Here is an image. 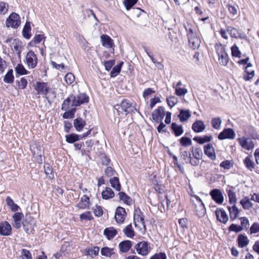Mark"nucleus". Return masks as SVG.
Listing matches in <instances>:
<instances>
[{
  "label": "nucleus",
  "mask_w": 259,
  "mask_h": 259,
  "mask_svg": "<svg viewBox=\"0 0 259 259\" xmlns=\"http://www.w3.org/2000/svg\"><path fill=\"white\" fill-rule=\"evenodd\" d=\"M88 102L89 97L85 93H79L76 96L71 94L64 100L62 104L61 109L66 111L70 107H72L73 108L68 110L74 116L75 113L76 111V107L79 106L80 105Z\"/></svg>",
  "instance_id": "obj_1"
},
{
  "label": "nucleus",
  "mask_w": 259,
  "mask_h": 259,
  "mask_svg": "<svg viewBox=\"0 0 259 259\" xmlns=\"http://www.w3.org/2000/svg\"><path fill=\"white\" fill-rule=\"evenodd\" d=\"M185 28L187 31L189 46L193 50L198 49L201 42L200 37L190 24L185 25Z\"/></svg>",
  "instance_id": "obj_2"
},
{
  "label": "nucleus",
  "mask_w": 259,
  "mask_h": 259,
  "mask_svg": "<svg viewBox=\"0 0 259 259\" xmlns=\"http://www.w3.org/2000/svg\"><path fill=\"white\" fill-rule=\"evenodd\" d=\"M114 108L117 110L119 115L120 113L124 112L125 115L128 113L132 114L137 111L136 108L132 105V103L126 99L123 100L120 104L115 105Z\"/></svg>",
  "instance_id": "obj_3"
},
{
  "label": "nucleus",
  "mask_w": 259,
  "mask_h": 259,
  "mask_svg": "<svg viewBox=\"0 0 259 259\" xmlns=\"http://www.w3.org/2000/svg\"><path fill=\"white\" fill-rule=\"evenodd\" d=\"M215 48L219 56L220 63L224 66L227 65L229 62V57L225 51V47L221 44H216Z\"/></svg>",
  "instance_id": "obj_4"
},
{
  "label": "nucleus",
  "mask_w": 259,
  "mask_h": 259,
  "mask_svg": "<svg viewBox=\"0 0 259 259\" xmlns=\"http://www.w3.org/2000/svg\"><path fill=\"white\" fill-rule=\"evenodd\" d=\"M137 253L142 256H146L150 252L151 247L148 242L142 241L138 242L134 246Z\"/></svg>",
  "instance_id": "obj_5"
},
{
  "label": "nucleus",
  "mask_w": 259,
  "mask_h": 259,
  "mask_svg": "<svg viewBox=\"0 0 259 259\" xmlns=\"http://www.w3.org/2000/svg\"><path fill=\"white\" fill-rule=\"evenodd\" d=\"M6 23L8 27L17 28L21 23L19 15L16 13H12L7 19Z\"/></svg>",
  "instance_id": "obj_6"
},
{
  "label": "nucleus",
  "mask_w": 259,
  "mask_h": 259,
  "mask_svg": "<svg viewBox=\"0 0 259 259\" xmlns=\"http://www.w3.org/2000/svg\"><path fill=\"white\" fill-rule=\"evenodd\" d=\"M35 90L37 92V94L45 95L46 99L48 100L47 96L50 90L47 82L37 81L34 86Z\"/></svg>",
  "instance_id": "obj_7"
},
{
  "label": "nucleus",
  "mask_w": 259,
  "mask_h": 259,
  "mask_svg": "<svg viewBox=\"0 0 259 259\" xmlns=\"http://www.w3.org/2000/svg\"><path fill=\"white\" fill-rule=\"evenodd\" d=\"M134 225L136 227H138L140 225L143 226L144 230H146V225L144 220L143 212L138 208L135 210L134 213Z\"/></svg>",
  "instance_id": "obj_8"
},
{
  "label": "nucleus",
  "mask_w": 259,
  "mask_h": 259,
  "mask_svg": "<svg viewBox=\"0 0 259 259\" xmlns=\"http://www.w3.org/2000/svg\"><path fill=\"white\" fill-rule=\"evenodd\" d=\"M26 63L29 68H34L37 64V57L34 52L29 51L25 56Z\"/></svg>",
  "instance_id": "obj_9"
},
{
  "label": "nucleus",
  "mask_w": 259,
  "mask_h": 259,
  "mask_svg": "<svg viewBox=\"0 0 259 259\" xmlns=\"http://www.w3.org/2000/svg\"><path fill=\"white\" fill-rule=\"evenodd\" d=\"M30 150L36 161L38 163H41L42 161V155L43 154L41 147L39 145L34 144L30 147Z\"/></svg>",
  "instance_id": "obj_10"
},
{
  "label": "nucleus",
  "mask_w": 259,
  "mask_h": 259,
  "mask_svg": "<svg viewBox=\"0 0 259 259\" xmlns=\"http://www.w3.org/2000/svg\"><path fill=\"white\" fill-rule=\"evenodd\" d=\"M22 224L25 232L27 234H30L33 228L35 223L33 219L31 218L30 215L28 217L26 215L25 219L22 222Z\"/></svg>",
  "instance_id": "obj_11"
},
{
  "label": "nucleus",
  "mask_w": 259,
  "mask_h": 259,
  "mask_svg": "<svg viewBox=\"0 0 259 259\" xmlns=\"http://www.w3.org/2000/svg\"><path fill=\"white\" fill-rule=\"evenodd\" d=\"M235 137V134L232 128H225L220 133L218 136V139L220 140L226 139H234Z\"/></svg>",
  "instance_id": "obj_12"
},
{
  "label": "nucleus",
  "mask_w": 259,
  "mask_h": 259,
  "mask_svg": "<svg viewBox=\"0 0 259 259\" xmlns=\"http://www.w3.org/2000/svg\"><path fill=\"white\" fill-rule=\"evenodd\" d=\"M126 213L124 208L118 206L117 207L115 214V220L117 223H123L125 220Z\"/></svg>",
  "instance_id": "obj_13"
},
{
  "label": "nucleus",
  "mask_w": 259,
  "mask_h": 259,
  "mask_svg": "<svg viewBox=\"0 0 259 259\" xmlns=\"http://www.w3.org/2000/svg\"><path fill=\"white\" fill-rule=\"evenodd\" d=\"M252 64L248 62L244 66V79L245 80H249L254 75V70L252 68Z\"/></svg>",
  "instance_id": "obj_14"
},
{
  "label": "nucleus",
  "mask_w": 259,
  "mask_h": 259,
  "mask_svg": "<svg viewBox=\"0 0 259 259\" xmlns=\"http://www.w3.org/2000/svg\"><path fill=\"white\" fill-rule=\"evenodd\" d=\"M212 199L218 204H222L224 201V197L221 191L217 189H213L210 192Z\"/></svg>",
  "instance_id": "obj_15"
},
{
  "label": "nucleus",
  "mask_w": 259,
  "mask_h": 259,
  "mask_svg": "<svg viewBox=\"0 0 259 259\" xmlns=\"http://www.w3.org/2000/svg\"><path fill=\"white\" fill-rule=\"evenodd\" d=\"M12 227L10 224L7 222L0 223V235L3 236H9L11 234Z\"/></svg>",
  "instance_id": "obj_16"
},
{
  "label": "nucleus",
  "mask_w": 259,
  "mask_h": 259,
  "mask_svg": "<svg viewBox=\"0 0 259 259\" xmlns=\"http://www.w3.org/2000/svg\"><path fill=\"white\" fill-rule=\"evenodd\" d=\"M204 153L211 160H214L216 159L215 150L212 144L209 143L204 146Z\"/></svg>",
  "instance_id": "obj_17"
},
{
  "label": "nucleus",
  "mask_w": 259,
  "mask_h": 259,
  "mask_svg": "<svg viewBox=\"0 0 259 259\" xmlns=\"http://www.w3.org/2000/svg\"><path fill=\"white\" fill-rule=\"evenodd\" d=\"M217 219L219 222L225 224L228 221V217L223 209L217 208L215 211Z\"/></svg>",
  "instance_id": "obj_18"
},
{
  "label": "nucleus",
  "mask_w": 259,
  "mask_h": 259,
  "mask_svg": "<svg viewBox=\"0 0 259 259\" xmlns=\"http://www.w3.org/2000/svg\"><path fill=\"white\" fill-rule=\"evenodd\" d=\"M132 246L133 242L128 240L122 241L118 244L119 251L121 253L127 252L130 250Z\"/></svg>",
  "instance_id": "obj_19"
},
{
  "label": "nucleus",
  "mask_w": 259,
  "mask_h": 259,
  "mask_svg": "<svg viewBox=\"0 0 259 259\" xmlns=\"http://www.w3.org/2000/svg\"><path fill=\"white\" fill-rule=\"evenodd\" d=\"M90 205V197L86 195H84L81 197L80 200L77 204V206L79 209H84L85 208L89 209Z\"/></svg>",
  "instance_id": "obj_20"
},
{
  "label": "nucleus",
  "mask_w": 259,
  "mask_h": 259,
  "mask_svg": "<svg viewBox=\"0 0 259 259\" xmlns=\"http://www.w3.org/2000/svg\"><path fill=\"white\" fill-rule=\"evenodd\" d=\"M170 128L172 133L176 137H179L184 133L183 126L182 125H178L176 122H172L171 124Z\"/></svg>",
  "instance_id": "obj_21"
},
{
  "label": "nucleus",
  "mask_w": 259,
  "mask_h": 259,
  "mask_svg": "<svg viewBox=\"0 0 259 259\" xmlns=\"http://www.w3.org/2000/svg\"><path fill=\"white\" fill-rule=\"evenodd\" d=\"M205 128V125L202 120H197L192 125V129L195 133H201Z\"/></svg>",
  "instance_id": "obj_22"
},
{
  "label": "nucleus",
  "mask_w": 259,
  "mask_h": 259,
  "mask_svg": "<svg viewBox=\"0 0 259 259\" xmlns=\"http://www.w3.org/2000/svg\"><path fill=\"white\" fill-rule=\"evenodd\" d=\"M101 40L102 45L105 48H111L114 46L113 40L107 35H102Z\"/></svg>",
  "instance_id": "obj_23"
},
{
  "label": "nucleus",
  "mask_w": 259,
  "mask_h": 259,
  "mask_svg": "<svg viewBox=\"0 0 259 259\" xmlns=\"http://www.w3.org/2000/svg\"><path fill=\"white\" fill-rule=\"evenodd\" d=\"M85 124V121L81 117H77L74 120V126L78 132H80L83 129Z\"/></svg>",
  "instance_id": "obj_24"
},
{
  "label": "nucleus",
  "mask_w": 259,
  "mask_h": 259,
  "mask_svg": "<svg viewBox=\"0 0 259 259\" xmlns=\"http://www.w3.org/2000/svg\"><path fill=\"white\" fill-rule=\"evenodd\" d=\"M212 139L211 136L205 135L203 137L196 136L193 138V140L199 144H203L205 143L210 142Z\"/></svg>",
  "instance_id": "obj_25"
},
{
  "label": "nucleus",
  "mask_w": 259,
  "mask_h": 259,
  "mask_svg": "<svg viewBox=\"0 0 259 259\" xmlns=\"http://www.w3.org/2000/svg\"><path fill=\"white\" fill-rule=\"evenodd\" d=\"M117 233V232L116 230L113 227L107 228L104 231V234L108 240H111L113 238Z\"/></svg>",
  "instance_id": "obj_26"
},
{
  "label": "nucleus",
  "mask_w": 259,
  "mask_h": 259,
  "mask_svg": "<svg viewBox=\"0 0 259 259\" xmlns=\"http://www.w3.org/2000/svg\"><path fill=\"white\" fill-rule=\"evenodd\" d=\"M66 141L68 143H74L81 139V136L76 134H70L65 136Z\"/></svg>",
  "instance_id": "obj_27"
},
{
  "label": "nucleus",
  "mask_w": 259,
  "mask_h": 259,
  "mask_svg": "<svg viewBox=\"0 0 259 259\" xmlns=\"http://www.w3.org/2000/svg\"><path fill=\"white\" fill-rule=\"evenodd\" d=\"M227 31L229 32L230 35L235 38H242V31L241 29H238L235 28H229Z\"/></svg>",
  "instance_id": "obj_28"
},
{
  "label": "nucleus",
  "mask_w": 259,
  "mask_h": 259,
  "mask_svg": "<svg viewBox=\"0 0 259 259\" xmlns=\"http://www.w3.org/2000/svg\"><path fill=\"white\" fill-rule=\"evenodd\" d=\"M102 197L104 199H109L112 198L114 196V193L109 187H106L105 190L102 192Z\"/></svg>",
  "instance_id": "obj_29"
},
{
  "label": "nucleus",
  "mask_w": 259,
  "mask_h": 259,
  "mask_svg": "<svg viewBox=\"0 0 259 259\" xmlns=\"http://www.w3.org/2000/svg\"><path fill=\"white\" fill-rule=\"evenodd\" d=\"M111 187L117 191L121 190V185L119 182V179L116 177L111 178L109 180Z\"/></svg>",
  "instance_id": "obj_30"
},
{
  "label": "nucleus",
  "mask_w": 259,
  "mask_h": 259,
  "mask_svg": "<svg viewBox=\"0 0 259 259\" xmlns=\"http://www.w3.org/2000/svg\"><path fill=\"white\" fill-rule=\"evenodd\" d=\"M254 147V143L252 140L244 137V149L252 151Z\"/></svg>",
  "instance_id": "obj_31"
},
{
  "label": "nucleus",
  "mask_w": 259,
  "mask_h": 259,
  "mask_svg": "<svg viewBox=\"0 0 259 259\" xmlns=\"http://www.w3.org/2000/svg\"><path fill=\"white\" fill-rule=\"evenodd\" d=\"M191 116V113L189 110L181 109L180 111V114L178 115V117L181 122H184L188 120Z\"/></svg>",
  "instance_id": "obj_32"
},
{
  "label": "nucleus",
  "mask_w": 259,
  "mask_h": 259,
  "mask_svg": "<svg viewBox=\"0 0 259 259\" xmlns=\"http://www.w3.org/2000/svg\"><path fill=\"white\" fill-rule=\"evenodd\" d=\"M190 151L191 152V155L192 157L196 158V159H201L203 156V153L202 150L200 148H195L192 147Z\"/></svg>",
  "instance_id": "obj_33"
},
{
  "label": "nucleus",
  "mask_w": 259,
  "mask_h": 259,
  "mask_svg": "<svg viewBox=\"0 0 259 259\" xmlns=\"http://www.w3.org/2000/svg\"><path fill=\"white\" fill-rule=\"evenodd\" d=\"M101 253L103 256L110 257L112 255L115 254L114 249L108 247H104L101 249Z\"/></svg>",
  "instance_id": "obj_34"
},
{
  "label": "nucleus",
  "mask_w": 259,
  "mask_h": 259,
  "mask_svg": "<svg viewBox=\"0 0 259 259\" xmlns=\"http://www.w3.org/2000/svg\"><path fill=\"white\" fill-rule=\"evenodd\" d=\"M119 196V200L122 201L124 203L131 205L132 202V199L127 195L125 193L123 192H120L118 193Z\"/></svg>",
  "instance_id": "obj_35"
},
{
  "label": "nucleus",
  "mask_w": 259,
  "mask_h": 259,
  "mask_svg": "<svg viewBox=\"0 0 259 259\" xmlns=\"http://www.w3.org/2000/svg\"><path fill=\"white\" fill-rule=\"evenodd\" d=\"M6 201L8 206H9L12 211L15 212L20 209V207L9 197H7Z\"/></svg>",
  "instance_id": "obj_36"
},
{
  "label": "nucleus",
  "mask_w": 259,
  "mask_h": 259,
  "mask_svg": "<svg viewBox=\"0 0 259 259\" xmlns=\"http://www.w3.org/2000/svg\"><path fill=\"white\" fill-rule=\"evenodd\" d=\"M164 108L162 106L159 107L157 109H155L152 114L153 119L156 122H159V116L163 112Z\"/></svg>",
  "instance_id": "obj_37"
},
{
  "label": "nucleus",
  "mask_w": 259,
  "mask_h": 259,
  "mask_svg": "<svg viewBox=\"0 0 259 259\" xmlns=\"http://www.w3.org/2000/svg\"><path fill=\"white\" fill-rule=\"evenodd\" d=\"M31 30V27L30 22H27L22 30L23 36L26 39H29L31 37L30 31Z\"/></svg>",
  "instance_id": "obj_38"
},
{
  "label": "nucleus",
  "mask_w": 259,
  "mask_h": 259,
  "mask_svg": "<svg viewBox=\"0 0 259 259\" xmlns=\"http://www.w3.org/2000/svg\"><path fill=\"white\" fill-rule=\"evenodd\" d=\"M230 219L234 220L236 219L239 213V210L235 205H233L232 207H228Z\"/></svg>",
  "instance_id": "obj_39"
},
{
  "label": "nucleus",
  "mask_w": 259,
  "mask_h": 259,
  "mask_svg": "<svg viewBox=\"0 0 259 259\" xmlns=\"http://www.w3.org/2000/svg\"><path fill=\"white\" fill-rule=\"evenodd\" d=\"M13 71L12 69H9L7 74L5 75L4 81L7 83H12L14 82V77L13 75Z\"/></svg>",
  "instance_id": "obj_40"
},
{
  "label": "nucleus",
  "mask_w": 259,
  "mask_h": 259,
  "mask_svg": "<svg viewBox=\"0 0 259 259\" xmlns=\"http://www.w3.org/2000/svg\"><path fill=\"white\" fill-rule=\"evenodd\" d=\"M123 232L125 235L128 238H133L135 236V232L132 228V224L126 226L123 230Z\"/></svg>",
  "instance_id": "obj_41"
},
{
  "label": "nucleus",
  "mask_w": 259,
  "mask_h": 259,
  "mask_svg": "<svg viewBox=\"0 0 259 259\" xmlns=\"http://www.w3.org/2000/svg\"><path fill=\"white\" fill-rule=\"evenodd\" d=\"M246 135H248L253 139H258V135H257L256 131L252 126H248L247 130L245 131Z\"/></svg>",
  "instance_id": "obj_42"
},
{
  "label": "nucleus",
  "mask_w": 259,
  "mask_h": 259,
  "mask_svg": "<svg viewBox=\"0 0 259 259\" xmlns=\"http://www.w3.org/2000/svg\"><path fill=\"white\" fill-rule=\"evenodd\" d=\"M123 64V62H120L118 65L113 68L110 72V76L111 77L116 76L120 73Z\"/></svg>",
  "instance_id": "obj_43"
},
{
  "label": "nucleus",
  "mask_w": 259,
  "mask_h": 259,
  "mask_svg": "<svg viewBox=\"0 0 259 259\" xmlns=\"http://www.w3.org/2000/svg\"><path fill=\"white\" fill-rule=\"evenodd\" d=\"M244 164L246 167L250 171H252L253 169L254 168L255 164L253 161L250 159V156H247L244 159Z\"/></svg>",
  "instance_id": "obj_44"
},
{
  "label": "nucleus",
  "mask_w": 259,
  "mask_h": 259,
  "mask_svg": "<svg viewBox=\"0 0 259 259\" xmlns=\"http://www.w3.org/2000/svg\"><path fill=\"white\" fill-rule=\"evenodd\" d=\"M100 248L98 246H94L86 250L87 255L91 256L92 258L97 256L99 252Z\"/></svg>",
  "instance_id": "obj_45"
},
{
  "label": "nucleus",
  "mask_w": 259,
  "mask_h": 259,
  "mask_svg": "<svg viewBox=\"0 0 259 259\" xmlns=\"http://www.w3.org/2000/svg\"><path fill=\"white\" fill-rule=\"evenodd\" d=\"M222 120L220 117L213 118L211 121V124L212 127L215 130H219L221 128Z\"/></svg>",
  "instance_id": "obj_46"
},
{
  "label": "nucleus",
  "mask_w": 259,
  "mask_h": 259,
  "mask_svg": "<svg viewBox=\"0 0 259 259\" xmlns=\"http://www.w3.org/2000/svg\"><path fill=\"white\" fill-rule=\"evenodd\" d=\"M16 73L19 75H25L28 73L27 71L22 64H18L15 68Z\"/></svg>",
  "instance_id": "obj_47"
},
{
  "label": "nucleus",
  "mask_w": 259,
  "mask_h": 259,
  "mask_svg": "<svg viewBox=\"0 0 259 259\" xmlns=\"http://www.w3.org/2000/svg\"><path fill=\"white\" fill-rule=\"evenodd\" d=\"M231 53L234 57L240 58L241 57V53L236 45H233L231 47Z\"/></svg>",
  "instance_id": "obj_48"
},
{
  "label": "nucleus",
  "mask_w": 259,
  "mask_h": 259,
  "mask_svg": "<svg viewBox=\"0 0 259 259\" xmlns=\"http://www.w3.org/2000/svg\"><path fill=\"white\" fill-rule=\"evenodd\" d=\"M181 145L184 147L191 146L192 144L190 138L187 137H183L179 140Z\"/></svg>",
  "instance_id": "obj_49"
},
{
  "label": "nucleus",
  "mask_w": 259,
  "mask_h": 259,
  "mask_svg": "<svg viewBox=\"0 0 259 259\" xmlns=\"http://www.w3.org/2000/svg\"><path fill=\"white\" fill-rule=\"evenodd\" d=\"M166 101L168 106L172 108L177 104L178 99L175 96H170L166 98Z\"/></svg>",
  "instance_id": "obj_50"
},
{
  "label": "nucleus",
  "mask_w": 259,
  "mask_h": 259,
  "mask_svg": "<svg viewBox=\"0 0 259 259\" xmlns=\"http://www.w3.org/2000/svg\"><path fill=\"white\" fill-rule=\"evenodd\" d=\"M196 212L197 215L199 218L203 217L206 213V209L204 205H199L198 208L196 209Z\"/></svg>",
  "instance_id": "obj_51"
},
{
  "label": "nucleus",
  "mask_w": 259,
  "mask_h": 259,
  "mask_svg": "<svg viewBox=\"0 0 259 259\" xmlns=\"http://www.w3.org/2000/svg\"><path fill=\"white\" fill-rule=\"evenodd\" d=\"M16 83H18L20 89L23 90L27 87L28 82L25 78L21 77L20 80L16 81Z\"/></svg>",
  "instance_id": "obj_52"
},
{
  "label": "nucleus",
  "mask_w": 259,
  "mask_h": 259,
  "mask_svg": "<svg viewBox=\"0 0 259 259\" xmlns=\"http://www.w3.org/2000/svg\"><path fill=\"white\" fill-rule=\"evenodd\" d=\"M79 218L81 220H88L91 221L93 219L92 214L90 211H86L83 213H81L79 215Z\"/></svg>",
  "instance_id": "obj_53"
},
{
  "label": "nucleus",
  "mask_w": 259,
  "mask_h": 259,
  "mask_svg": "<svg viewBox=\"0 0 259 259\" xmlns=\"http://www.w3.org/2000/svg\"><path fill=\"white\" fill-rule=\"evenodd\" d=\"M21 44H22L21 42L19 40L16 39H14L13 41L12 42V46H13L14 50H15L16 52L21 50V49H22Z\"/></svg>",
  "instance_id": "obj_54"
},
{
  "label": "nucleus",
  "mask_w": 259,
  "mask_h": 259,
  "mask_svg": "<svg viewBox=\"0 0 259 259\" xmlns=\"http://www.w3.org/2000/svg\"><path fill=\"white\" fill-rule=\"evenodd\" d=\"M138 0H124L123 4L126 9L130 10L134 5H135Z\"/></svg>",
  "instance_id": "obj_55"
},
{
  "label": "nucleus",
  "mask_w": 259,
  "mask_h": 259,
  "mask_svg": "<svg viewBox=\"0 0 259 259\" xmlns=\"http://www.w3.org/2000/svg\"><path fill=\"white\" fill-rule=\"evenodd\" d=\"M105 175L107 177H111L116 174V171L111 166H107L104 171Z\"/></svg>",
  "instance_id": "obj_56"
},
{
  "label": "nucleus",
  "mask_w": 259,
  "mask_h": 259,
  "mask_svg": "<svg viewBox=\"0 0 259 259\" xmlns=\"http://www.w3.org/2000/svg\"><path fill=\"white\" fill-rule=\"evenodd\" d=\"M66 83L71 84L75 80V77L72 73H68L66 74L64 78Z\"/></svg>",
  "instance_id": "obj_57"
},
{
  "label": "nucleus",
  "mask_w": 259,
  "mask_h": 259,
  "mask_svg": "<svg viewBox=\"0 0 259 259\" xmlns=\"http://www.w3.org/2000/svg\"><path fill=\"white\" fill-rule=\"evenodd\" d=\"M45 38V37L43 34H35L33 40H31L30 43H33L34 44H37Z\"/></svg>",
  "instance_id": "obj_58"
},
{
  "label": "nucleus",
  "mask_w": 259,
  "mask_h": 259,
  "mask_svg": "<svg viewBox=\"0 0 259 259\" xmlns=\"http://www.w3.org/2000/svg\"><path fill=\"white\" fill-rule=\"evenodd\" d=\"M8 10V5L5 2H0V14H5Z\"/></svg>",
  "instance_id": "obj_59"
},
{
  "label": "nucleus",
  "mask_w": 259,
  "mask_h": 259,
  "mask_svg": "<svg viewBox=\"0 0 259 259\" xmlns=\"http://www.w3.org/2000/svg\"><path fill=\"white\" fill-rule=\"evenodd\" d=\"M220 166L225 169H229L233 166V163L230 160H225L221 163Z\"/></svg>",
  "instance_id": "obj_60"
},
{
  "label": "nucleus",
  "mask_w": 259,
  "mask_h": 259,
  "mask_svg": "<svg viewBox=\"0 0 259 259\" xmlns=\"http://www.w3.org/2000/svg\"><path fill=\"white\" fill-rule=\"evenodd\" d=\"M229 202L231 204L234 203L236 201L235 193L231 190H229L228 192Z\"/></svg>",
  "instance_id": "obj_61"
},
{
  "label": "nucleus",
  "mask_w": 259,
  "mask_h": 259,
  "mask_svg": "<svg viewBox=\"0 0 259 259\" xmlns=\"http://www.w3.org/2000/svg\"><path fill=\"white\" fill-rule=\"evenodd\" d=\"M250 234H255L259 232V223H254L250 227Z\"/></svg>",
  "instance_id": "obj_62"
},
{
  "label": "nucleus",
  "mask_w": 259,
  "mask_h": 259,
  "mask_svg": "<svg viewBox=\"0 0 259 259\" xmlns=\"http://www.w3.org/2000/svg\"><path fill=\"white\" fill-rule=\"evenodd\" d=\"M175 93L178 96H183L188 93V90L185 88H177L176 89Z\"/></svg>",
  "instance_id": "obj_63"
},
{
  "label": "nucleus",
  "mask_w": 259,
  "mask_h": 259,
  "mask_svg": "<svg viewBox=\"0 0 259 259\" xmlns=\"http://www.w3.org/2000/svg\"><path fill=\"white\" fill-rule=\"evenodd\" d=\"M166 255L164 252L155 253L150 257V259H166Z\"/></svg>",
  "instance_id": "obj_64"
}]
</instances>
